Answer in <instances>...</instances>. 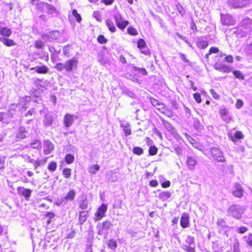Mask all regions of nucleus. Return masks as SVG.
<instances>
[{
    "label": "nucleus",
    "mask_w": 252,
    "mask_h": 252,
    "mask_svg": "<svg viewBox=\"0 0 252 252\" xmlns=\"http://www.w3.org/2000/svg\"><path fill=\"white\" fill-rule=\"evenodd\" d=\"M11 32L10 29L7 27L0 29V34L4 36L9 37L11 35Z\"/></svg>",
    "instance_id": "cd10ccee"
},
{
    "label": "nucleus",
    "mask_w": 252,
    "mask_h": 252,
    "mask_svg": "<svg viewBox=\"0 0 252 252\" xmlns=\"http://www.w3.org/2000/svg\"><path fill=\"white\" fill-rule=\"evenodd\" d=\"M74 115L66 114L63 118V124L66 127H70L73 124L74 120Z\"/></svg>",
    "instance_id": "dca6fc26"
},
{
    "label": "nucleus",
    "mask_w": 252,
    "mask_h": 252,
    "mask_svg": "<svg viewBox=\"0 0 252 252\" xmlns=\"http://www.w3.org/2000/svg\"><path fill=\"white\" fill-rule=\"evenodd\" d=\"M48 158L46 157L42 160H37L36 161H34V167L35 169H36L38 166L42 165H44L47 161Z\"/></svg>",
    "instance_id": "2f4dec72"
},
{
    "label": "nucleus",
    "mask_w": 252,
    "mask_h": 252,
    "mask_svg": "<svg viewBox=\"0 0 252 252\" xmlns=\"http://www.w3.org/2000/svg\"><path fill=\"white\" fill-rule=\"evenodd\" d=\"M46 217L48 218L47 223L49 224L51 222V220L55 217V215L53 213L47 212L46 214Z\"/></svg>",
    "instance_id": "680f3d73"
},
{
    "label": "nucleus",
    "mask_w": 252,
    "mask_h": 252,
    "mask_svg": "<svg viewBox=\"0 0 252 252\" xmlns=\"http://www.w3.org/2000/svg\"><path fill=\"white\" fill-rule=\"evenodd\" d=\"M171 193L169 191H162L158 194V198L163 200H166L171 197Z\"/></svg>",
    "instance_id": "a878e982"
},
{
    "label": "nucleus",
    "mask_w": 252,
    "mask_h": 252,
    "mask_svg": "<svg viewBox=\"0 0 252 252\" xmlns=\"http://www.w3.org/2000/svg\"><path fill=\"white\" fill-rule=\"evenodd\" d=\"M176 7V9L181 15H184L185 14V10L180 4H177Z\"/></svg>",
    "instance_id": "8fccbe9b"
},
{
    "label": "nucleus",
    "mask_w": 252,
    "mask_h": 252,
    "mask_svg": "<svg viewBox=\"0 0 252 252\" xmlns=\"http://www.w3.org/2000/svg\"><path fill=\"white\" fill-rule=\"evenodd\" d=\"M17 191L19 195L25 197L27 200H29L31 196L32 190L29 189H25L23 187H19L17 189Z\"/></svg>",
    "instance_id": "9b49d317"
},
{
    "label": "nucleus",
    "mask_w": 252,
    "mask_h": 252,
    "mask_svg": "<svg viewBox=\"0 0 252 252\" xmlns=\"http://www.w3.org/2000/svg\"><path fill=\"white\" fill-rule=\"evenodd\" d=\"M221 21L223 25L226 26L234 25L235 24V20L234 18L229 14H221Z\"/></svg>",
    "instance_id": "1a4fd4ad"
},
{
    "label": "nucleus",
    "mask_w": 252,
    "mask_h": 252,
    "mask_svg": "<svg viewBox=\"0 0 252 252\" xmlns=\"http://www.w3.org/2000/svg\"><path fill=\"white\" fill-rule=\"evenodd\" d=\"M225 64L220 63H216L214 65V67L216 70L220 71L223 68Z\"/></svg>",
    "instance_id": "603ef678"
},
{
    "label": "nucleus",
    "mask_w": 252,
    "mask_h": 252,
    "mask_svg": "<svg viewBox=\"0 0 252 252\" xmlns=\"http://www.w3.org/2000/svg\"><path fill=\"white\" fill-rule=\"evenodd\" d=\"M56 119V115L48 113L45 115L43 123L45 126H50L53 124Z\"/></svg>",
    "instance_id": "ddd939ff"
},
{
    "label": "nucleus",
    "mask_w": 252,
    "mask_h": 252,
    "mask_svg": "<svg viewBox=\"0 0 252 252\" xmlns=\"http://www.w3.org/2000/svg\"><path fill=\"white\" fill-rule=\"evenodd\" d=\"M57 167V164L55 161L50 162L48 166V169L51 171H55Z\"/></svg>",
    "instance_id": "4c0bfd02"
},
{
    "label": "nucleus",
    "mask_w": 252,
    "mask_h": 252,
    "mask_svg": "<svg viewBox=\"0 0 252 252\" xmlns=\"http://www.w3.org/2000/svg\"><path fill=\"white\" fill-rule=\"evenodd\" d=\"M30 145L31 147L33 149H38L41 148V143L40 141L37 139L32 140Z\"/></svg>",
    "instance_id": "c756f323"
},
{
    "label": "nucleus",
    "mask_w": 252,
    "mask_h": 252,
    "mask_svg": "<svg viewBox=\"0 0 252 252\" xmlns=\"http://www.w3.org/2000/svg\"><path fill=\"white\" fill-rule=\"evenodd\" d=\"M197 45L198 48L202 49H204L207 47V46H208V43L207 41L200 40L197 42Z\"/></svg>",
    "instance_id": "473e14b6"
},
{
    "label": "nucleus",
    "mask_w": 252,
    "mask_h": 252,
    "mask_svg": "<svg viewBox=\"0 0 252 252\" xmlns=\"http://www.w3.org/2000/svg\"><path fill=\"white\" fill-rule=\"evenodd\" d=\"M243 238L247 244L252 247V234H250L249 236H245Z\"/></svg>",
    "instance_id": "37998d69"
},
{
    "label": "nucleus",
    "mask_w": 252,
    "mask_h": 252,
    "mask_svg": "<svg viewBox=\"0 0 252 252\" xmlns=\"http://www.w3.org/2000/svg\"><path fill=\"white\" fill-rule=\"evenodd\" d=\"M28 131L24 126H21L16 132V137L20 139H23L27 137Z\"/></svg>",
    "instance_id": "6ab92c4d"
},
{
    "label": "nucleus",
    "mask_w": 252,
    "mask_h": 252,
    "mask_svg": "<svg viewBox=\"0 0 252 252\" xmlns=\"http://www.w3.org/2000/svg\"><path fill=\"white\" fill-rule=\"evenodd\" d=\"M54 149V145L50 140L44 141V154L46 155L50 154Z\"/></svg>",
    "instance_id": "4468645a"
},
{
    "label": "nucleus",
    "mask_w": 252,
    "mask_h": 252,
    "mask_svg": "<svg viewBox=\"0 0 252 252\" xmlns=\"http://www.w3.org/2000/svg\"><path fill=\"white\" fill-rule=\"evenodd\" d=\"M73 16L75 18L77 22L80 23L82 20L81 15L78 13L76 9H74L72 12Z\"/></svg>",
    "instance_id": "a19ab883"
},
{
    "label": "nucleus",
    "mask_w": 252,
    "mask_h": 252,
    "mask_svg": "<svg viewBox=\"0 0 252 252\" xmlns=\"http://www.w3.org/2000/svg\"><path fill=\"white\" fill-rule=\"evenodd\" d=\"M211 153L213 158L218 162H224L225 158L222 152L218 148L213 147L211 149Z\"/></svg>",
    "instance_id": "39448f33"
},
{
    "label": "nucleus",
    "mask_w": 252,
    "mask_h": 252,
    "mask_svg": "<svg viewBox=\"0 0 252 252\" xmlns=\"http://www.w3.org/2000/svg\"><path fill=\"white\" fill-rule=\"evenodd\" d=\"M7 116V115L6 114L3 112H0V122L7 123V121H6Z\"/></svg>",
    "instance_id": "052dcab7"
},
{
    "label": "nucleus",
    "mask_w": 252,
    "mask_h": 252,
    "mask_svg": "<svg viewBox=\"0 0 252 252\" xmlns=\"http://www.w3.org/2000/svg\"><path fill=\"white\" fill-rule=\"evenodd\" d=\"M219 52V50L218 48L215 47H211L210 49L209 52L207 54L205 55V58L206 59H209V57L210 55H211L213 53H217Z\"/></svg>",
    "instance_id": "72a5a7b5"
},
{
    "label": "nucleus",
    "mask_w": 252,
    "mask_h": 252,
    "mask_svg": "<svg viewBox=\"0 0 252 252\" xmlns=\"http://www.w3.org/2000/svg\"><path fill=\"white\" fill-rule=\"evenodd\" d=\"M56 69L60 71H62L63 69H65V63H58L55 66Z\"/></svg>",
    "instance_id": "13d9d810"
},
{
    "label": "nucleus",
    "mask_w": 252,
    "mask_h": 252,
    "mask_svg": "<svg viewBox=\"0 0 252 252\" xmlns=\"http://www.w3.org/2000/svg\"><path fill=\"white\" fill-rule=\"evenodd\" d=\"M158 152V149L157 148L154 146H151L149 149V155L151 156H154L157 154Z\"/></svg>",
    "instance_id": "49530a36"
},
{
    "label": "nucleus",
    "mask_w": 252,
    "mask_h": 252,
    "mask_svg": "<svg viewBox=\"0 0 252 252\" xmlns=\"http://www.w3.org/2000/svg\"><path fill=\"white\" fill-rule=\"evenodd\" d=\"M251 20L249 18L244 19L241 22L239 28L233 32L238 38L243 37L251 29Z\"/></svg>",
    "instance_id": "f257e3e1"
},
{
    "label": "nucleus",
    "mask_w": 252,
    "mask_h": 252,
    "mask_svg": "<svg viewBox=\"0 0 252 252\" xmlns=\"http://www.w3.org/2000/svg\"><path fill=\"white\" fill-rule=\"evenodd\" d=\"M61 33L58 31H52L48 33L44 34L42 35L43 39L48 41H51L52 40H55L60 37Z\"/></svg>",
    "instance_id": "6e6552de"
},
{
    "label": "nucleus",
    "mask_w": 252,
    "mask_h": 252,
    "mask_svg": "<svg viewBox=\"0 0 252 252\" xmlns=\"http://www.w3.org/2000/svg\"><path fill=\"white\" fill-rule=\"evenodd\" d=\"M132 152L134 154L138 156H140L143 154V150L140 147H134Z\"/></svg>",
    "instance_id": "79ce46f5"
},
{
    "label": "nucleus",
    "mask_w": 252,
    "mask_h": 252,
    "mask_svg": "<svg viewBox=\"0 0 252 252\" xmlns=\"http://www.w3.org/2000/svg\"><path fill=\"white\" fill-rule=\"evenodd\" d=\"M71 169L68 168H65L63 169V174L64 178L68 179L71 176Z\"/></svg>",
    "instance_id": "58836bf2"
},
{
    "label": "nucleus",
    "mask_w": 252,
    "mask_h": 252,
    "mask_svg": "<svg viewBox=\"0 0 252 252\" xmlns=\"http://www.w3.org/2000/svg\"><path fill=\"white\" fill-rule=\"evenodd\" d=\"M76 192L74 189L70 190L64 196L59 198L56 201V204L58 206H64L68 201H72L75 197Z\"/></svg>",
    "instance_id": "f03ea898"
},
{
    "label": "nucleus",
    "mask_w": 252,
    "mask_h": 252,
    "mask_svg": "<svg viewBox=\"0 0 252 252\" xmlns=\"http://www.w3.org/2000/svg\"><path fill=\"white\" fill-rule=\"evenodd\" d=\"M193 98L195 100V101L198 103H201V102L202 101L200 94L198 93H196L193 94Z\"/></svg>",
    "instance_id": "e2e57ef3"
},
{
    "label": "nucleus",
    "mask_w": 252,
    "mask_h": 252,
    "mask_svg": "<svg viewBox=\"0 0 252 252\" xmlns=\"http://www.w3.org/2000/svg\"><path fill=\"white\" fill-rule=\"evenodd\" d=\"M244 52L247 56H252V42L246 44L244 47Z\"/></svg>",
    "instance_id": "bb28decb"
},
{
    "label": "nucleus",
    "mask_w": 252,
    "mask_h": 252,
    "mask_svg": "<svg viewBox=\"0 0 252 252\" xmlns=\"http://www.w3.org/2000/svg\"><path fill=\"white\" fill-rule=\"evenodd\" d=\"M77 60L74 57L72 58L70 60L65 62V70L67 72L71 71L77 67Z\"/></svg>",
    "instance_id": "f8f14e48"
},
{
    "label": "nucleus",
    "mask_w": 252,
    "mask_h": 252,
    "mask_svg": "<svg viewBox=\"0 0 252 252\" xmlns=\"http://www.w3.org/2000/svg\"><path fill=\"white\" fill-rule=\"evenodd\" d=\"M133 70L135 72H138L139 73L143 75H146L147 74V71L145 68H141L136 66H133Z\"/></svg>",
    "instance_id": "f704fd0d"
},
{
    "label": "nucleus",
    "mask_w": 252,
    "mask_h": 252,
    "mask_svg": "<svg viewBox=\"0 0 252 252\" xmlns=\"http://www.w3.org/2000/svg\"><path fill=\"white\" fill-rule=\"evenodd\" d=\"M88 216V212L87 211H82L80 212L79 215V223L80 225L83 224L86 220Z\"/></svg>",
    "instance_id": "4be33fe9"
},
{
    "label": "nucleus",
    "mask_w": 252,
    "mask_h": 252,
    "mask_svg": "<svg viewBox=\"0 0 252 252\" xmlns=\"http://www.w3.org/2000/svg\"><path fill=\"white\" fill-rule=\"evenodd\" d=\"M189 224V217L187 214H183L180 220L181 226L185 228L188 227Z\"/></svg>",
    "instance_id": "412c9836"
},
{
    "label": "nucleus",
    "mask_w": 252,
    "mask_h": 252,
    "mask_svg": "<svg viewBox=\"0 0 252 252\" xmlns=\"http://www.w3.org/2000/svg\"><path fill=\"white\" fill-rule=\"evenodd\" d=\"M31 70H35V71L39 74H46L48 72V68L45 65L40 66H35L31 68Z\"/></svg>",
    "instance_id": "5701e85b"
},
{
    "label": "nucleus",
    "mask_w": 252,
    "mask_h": 252,
    "mask_svg": "<svg viewBox=\"0 0 252 252\" xmlns=\"http://www.w3.org/2000/svg\"><path fill=\"white\" fill-rule=\"evenodd\" d=\"M186 243L188 244V245H194V238L193 236H188L186 240Z\"/></svg>",
    "instance_id": "de8ad7c7"
},
{
    "label": "nucleus",
    "mask_w": 252,
    "mask_h": 252,
    "mask_svg": "<svg viewBox=\"0 0 252 252\" xmlns=\"http://www.w3.org/2000/svg\"><path fill=\"white\" fill-rule=\"evenodd\" d=\"M249 0H228V3L231 8H237L246 6Z\"/></svg>",
    "instance_id": "0eeeda50"
},
{
    "label": "nucleus",
    "mask_w": 252,
    "mask_h": 252,
    "mask_svg": "<svg viewBox=\"0 0 252 252\" xmlns=\"http://www.w3.org/2000/svg\"><path fill=\"white\" fill-rule=\"evenodd\" d=\"M217 224L220 227V231H226L225 229L228 228V226L225 224V221L223 219H218L217 222Z\"/></svg>",
    "instance_id": "393cba45"
},
{
    "label": "nucleus",
    "mask_w": 252,
    "mask_h": 252,
    "mask_svg": "<svg viewBox=\"0 0 252 252\" xmlns=\"http://www.w3.org/2000/svg\"><path fill=\"white\" fill-rule=\"evenodd\" d=\"M128 33L131 35H136L138 32L136 29L133 27H128L127 29Z\"/></svg>",
    "instance_id": "09e8293b"
},
{
    "label": "nucleus",
    "mask_w": 252,
    "mask_h": 252,
    "mask_svg": "<svg viewBox=\"0 0 252 252\" xmlns=\"http://www.w3.org/2000/svg\"><path fill=\"white\" fill-rule=\"evenodd\" d=\"M233 195L237 197H241L243 194V189L239 184H236L235 186V189L233 191Z\"/></svg>",
    "instance_id": "aec40b11"
},
{
    "label": "nucleus",
    "mask_w": 252,
    "mask_h": 252,
    "mask_svg": "<svg viewBox=\"0 0 252 252\" xmlns=\"http://www.w3.org/2000/svg\"><path fill=\"white\" fill-rule=\"evenodd\" d=\"M244 103L241 99H238L236 101L235 107L237 109H239L243 106Z\"/></svg>",
    "instance_id": "338daca9"
},
{
    "label": "nucleus",
    "mask_w": 252,
    "mask_h": 252,
    "mask_svg": "<svg viewBox=\"0 0 252 252\" xmlns=\"http://www.w3.org/2000/svg\"><path fill=\"white\" fill-rule=\"evenodd\" d=\"M244 137L242 132L240 131H237L233 136H231V139L233 142H235L237 139H241Z\"/></svg>",
    "instance_id": "7c9ffc66"
},
{
    "label": "nucleus",
    "mask_w": 252,
    "mask_h": 252,
    "mask_svg": "<svg viewBox=\"0 0 252 252\" xmlns=\"http://www.w3.org/2000/svg\"><path fill=\"white\" fill-rule=\"evenodd\" d=\"M117 27L121 29H124L128 24L127 21L125 20L119 13H116L113 16Z\"/></svg>",
    "instance_id": "423d86ee"
},
{
    "label": "nucleus",
    "mask_w": 252,
    "mask_h": 252,
    "mask_svg": "<svg viewBox=\"0 0 252 252\" xmlns=\"http://www.w3.org/2000/svg\"><path fill=\"white\" fill-rule=\"evenodd\" d=\"M220 113L221 117H225L229 115L228 110L225 108H221L220 110Z\"/></svg>",
    "instance_id": "4d7b16f0"
},
{
    "label": "nucleus",
    "mask_w": 252,
    "mask_h": 252,
    "mask_svg": "<svg viewBox=\"0 0 252 252\" xmlns=\"http://www.w3.org/2000/svg\"><path fill=\"white\" fill-rule=\"evenodd\" d=\"M194 126L198 131H200L202 128V126L200 125L199 122L197 119H195L194 121Z\"/></svg>",
    "instance_id": "bf43d9fd"
},
{
    "label": "nucleus",
    "mask_w": 252,
    "mask_h": 252,
    "mask_svg": "<svg viewBox=\"0 0 252 252\" xmlns=\"http://www.w3.org/2000/svg\"><path fill=\"white\" fill-rule=\"evenodd\" d=\"M146 46L145 41L143 39H139L137 41V47L139 49L144 48Z\"/></svg>",
    "instance_id": "a18cd8bd"
},
{
    "label": "nucleus",
    "mask_w": 252,
    "mask_h": 252,
    "mask_svg": "<svg viewBox=\"0 0 252 252\" xmlns=\"http://www.w3.org/2000/svg\"><path fill=\"white\" fill-rule=\"evenodd\" d=\"M88 202L87 200H83L81 202L79 207L82 210L86 209L88 208Z\"/></svg>",
    "instance_id": "5fc2aeb1"
},
{
    "label": "nucleus",
    "mask_w": 252,
    "mask_h": 252,
    "mask_svg": "<svg viewBox=\"0 0 252 252\" xmlns=\"http://www.w3.org/2000/svg\"><path fill=\"white\" fill-rule=\"evenodd\" d=\"M34 45L37 49H42L44 46V43L42 41L38 40L35 41Z\"/></svg>",
    "instance_id": "6e6d98bb"
},
{
    "label": "nucleus",
    "mask_w": 252,
    "mask_h": 252,
    "mask_svg": "<svg viewBox=\"0 0 252 252\" xmlns=\"http://www.w3.org/2000/svg\"><path fill=\"white\" fill-rule=\"evenodd\" d=\"M232 71V68L230 66H227L226 65L223 67V68L220 70L221 72L223 73H229Z\"/></svg>",
    "instance_id": "0e129e2a"
},
{
    "label": "nucleus",
    "mask_w": 252,
    "mask_h": 252,
    "mask_svg": "<svg viewBox=\"0 0 252 252\" xmlns=\"http://www.w3.org/2000/svg\"><path fill=\"white\" fill-rule=\"evenodd\" d=\"M112 226V223L109 221H105L102 223L101 228H99L98 230V235H104L105 238H106L108 235L107 231Z\"/></svg>",
    "instance_id": "9d476101"
},
{
    "label": "nucleus",
    "mask_w": 252,
    "mask_h": 252,
    "mask_svg": "<svg viewBox=\"0 0 252 252\" xmlns=\"http://www.w3.org/2000/svg\"><path fill=\"white\" fill-rule=\"evenodd\" d=\"M106 24L110 31L112 32H114L116 31V28L112 20L107 19L106 21Z\"/></svg>",
    "instance_id": "c85d7f7f"
},
{
    "label": "nucleus",
    "mask_w": 252,
    "mask_h": 252,
    "mask_svg": "<svg viewBox=\"0 0 252 252\" xmlns=\"http://www.w3.org/2000/svg\"><path fill=\"white\" fill-rule=\"evenodd\" d=\"M140 51L141 53L146 56H149L151 54L150 50L146 47V46L144 48H142L140 49Z\"/></svg>",
    "instance_id": "69168bd1"
},
{
    "label": "nucleus",
    "mask_w": 252,
    "mask_h": 252,
    "mask_svg": "<svg viewBox=\"0 0 252 252\" xmlns=\"http://www.w3.org/2000/svg\"><path fill=\"white\" fill-rule=\"evenodd\" d=\"M234 75L238 79L240 80H244V76L240 70H235L233 71Z\"/></svg>",
    "instance_id": "e433bc0d"
},
{
    "label": "nucleus",
    "mask_w": 252,
    "mask_h": 252,
    "mask_svg": "<svg viewBox=\"0 0 252 252\" xmlns=\"http://www.w3.org/2000/svg\"><path fill=\"white\" fill-rule=\"evenodd\" d=\"M106 244L107 247L111 250L115 251L118 247L117 242L113 239H109L106 241Z\"/></svg>",
    "instance_id": "b1692460"
},
{
    "label": "nucleus",
    "mask_w": 252,
    "mask_h": 252,
    "mask_svg": "<svg viewBox=\"0 0 252 252\" xmlns=\"http://www.w3.org/2000/svg\"><path fill=\"white\" fill-rule=\"evenodd\" d=\"M197 161L194 157H188L187 159V164L190 170L193 171L195 169V166Z\"/></svg>",
    "instance_id": "f3484780"
},
{
    "label": "nucleus",
    "mask_w": 252,
    "mask_h": 252,
    "mask_svg": "<svg viewBox=\"0 0 252 252\" xmlns=\"http://www.w3.org/2000/svg\"><path fill=\"white\" fill-rule=\"evenodd\" d=\"M99 166L98 164H95L91 167L90 169L89 172L92 174H95L96 171L99 170Z\"/></svg>",
    "instance_id": "3c124183"
},
{
    "label": "nucleus",
    "mask_w": 252,
    "mask_h": 252,
    "mask_svg": "<svg viewBox=\"0 0 252 252\" xmlns=\"http://www.w3.org/2000/svg\"><path fill=\"white\" fill-rule=\"evenodd\" d=\"M65 161L68 164H71L74 162V157L71 154H67L65 157Z\"/></svg>",
    "instance_id": "c9c22d12"
},
{
    "label": "nucleus",
    "mask_w": 252,
    "mask_h": 252,
    "mask_svg": "<svg viewBox=\"0 0 252 252\" xmlns=\"http://www.w3.org/2000/svg\"><path fill=\"white\" fill-rule=\"evenodd\" d=\"M98 41L102 44L105 43L107 42V39L104 37L103 35H100L97 38Z\"/></svg>",
    "instance_id": "774afa93"
},
{
    "label": "nucleus",
    "mask_w": 252,
    "mask_h": 252,
    "mask_svg": "<svg viewBox=\"0 0 252 252\" xmlns=\"http://www.w3.org/2000/svg\"><path fill=\"white\" fill-rule=\"evenodd\" d=\"M3 44L7 46H14L16 44L13 40L6 38H5Z\"/></svg>",
    "instance_id": "c03bdc74"
},
{
    "label": "nucleus",
    "mask_w": 252,
    "mask_h": 252,
    "mask_svg": "<svg viewBox=\"0 0 252 252\" xmlns=\"http://www.w3.org/2000/svg\"><path fill=\"white\" fill-rule=\"evenodd\" d=\"M43 4L45 6L46 9L47 10L46 12L47 14L51 15L52 16H54L58 15V11L55 7L47 3H45Z\"/></svg>",
    "instance_id": "a211bd4d"
},
{
    "label": "nucleus",
    "mask_w": 252,
    "mask_h": 252,
    "mask_svg": "<svg viewBox=\"0 0 252 252\" xmlns=\"http://www.w3.org/2000/svg\"><path fill=\"white\" fill-rule=\"evenodd\" d=\"M163 125L166 129L174 137L178 135L175 128L168 122L166 121H163Z\"/></svg>",
    "instance_id": "2eb2a0df"
},
{
    "label": "nucleus",
    "mask_w": 252,
    "mask_h": 252,
    "mask_svg": "<svg viewBox=\"0 0 252 252\" xmlns=\"http://www.w3.org/2000/svg\"><path fill=\"white\" fill-rule=\"evenodd\" d=\"M183 249L186 252H195L194 247L190 245H184Z\"/></svg>",
    "instance_id": "ea45409f"
},
{
    "label": "nucleus",
    "mask_w": 252,
    "mask_h": 252,
    "mask_svg": "<svg viewBox=\"0 0 252 252\" xmlns=\"http://www.w3.org/2000/svg\"><path fill=\"white\" fill-rule=\"evenodd\" d=\"M233 252H240L239 244L238 240H235L233 244Z\"/></svg>",
    "instance_id": "864d4df0"
},
{
    "label": "nucleus",
    "mask_w": 252,
    "mask_h": 252,
    "mask_svg": "<svg viewBox=\"0 0 252 252\" xmlns=\"http://www.w3.org/2000/svg\"><path fill=\"white\" fill-rule=\"evenodd\" d=\"M107 210V206L105 204H102L97 209V211L94 215V220L95 221L101 220L105 216V213Z\"/></svg>",
    "instance_id": "20e7f679"
},
{
    "label": "nucleus",
    "mask_w": 252,
    "mask_h": 252,
    "mask_svg": "<svg viewBox=\"0 0 252 252\" xmlns=\"http://www.w3.org/2000/svg\"><path fill=\"white\" fill-rule=\"evenodd\" d=\"M245 211L244 208L239 205H232L228 210V216H231L236 219H240Z\"/></svg>",
    "instance_id": "7ed1b4c3"
}]
</instances>
